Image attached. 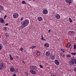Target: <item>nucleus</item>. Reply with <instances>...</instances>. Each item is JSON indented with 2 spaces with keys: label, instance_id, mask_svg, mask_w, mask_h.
<instances>
[{
  "label": "nucleus",
  "instance_id": "1",
  "mask_svg": "<svg viewBox=\"0 0 76 76\" xmlns=\"http://www.w3.org/2000/svg\"><path fill=\"white\" fill-rule=\"evenodd\" d=\"M29 21L28 19L25 20L21 22L20 23L21 24V26L20 27V29H22L23 28H24L27 26L29 24Z\"/></svg>",
  "mask_w": 76,
  "mask_h": 76
},
{
  "label": "nucleus",
  "instance_id": "2",
  "mask_svg": "<svg viewBox=\"0 0 76 76\" xmlns=\"http://www.w3.org/2000/svg\"><path fill=\"white\" fill-rule=\"evenodd\" d=\"M31 70H30V72L33 75H36L37 72L38 71V68L35 65H31L30 66Z\"/></svg>",
  "mask_w": 76,
  "mask_h": 76
},
{
  "label": "nucleus",
  "instance_id": "3",
  "mask_svg": "<svg viewBox=\"0 0 76 76\" xmlns=\"http://www.w3.org/2000/svg\"><path fill=\"white\" fill-rule=\"evenodd\" d=\"M4 67H5V65L4 63L2 62L0 64V70H3L4 69Z\"/></svg>",
  "mask_w": 76,
  "mask_h": 76
},
{
  "label": "nucleus",
  "instance_id": "4",
  "mask_svg": "<svg viewBox=\"0 0 76 76\" xmlns=\"http://www.w3.org/2000/svg\"><path fill=\"white\" fill-rule=\"evenodd\" d=\"M50 57L51 60H54L55 59V58H56V55L53 53L51 54H50Z\"/></svg>",
  "mask_w": 76,
  "mask_h": 76
},
{
  "label": "nucleus",
  "instance_id": "5",
  "mask_svg": "<svg viewBox=\"0 0 76 76\" xmlns=\"http://www.w3.org/2000/svg\"><path fill=\"white\" fill-rule=\"evenodd\" d=\"M68 33L70 35H73L76 34V32L73 31H69L68 32Z\"/></svg>",
  "mask_w": 76,
  "mask_h": 76
},
{
  "label": "nucleus",
  "instance_id": "6",
  "mask_svg": "<svg viewBox=\"0 0 76 76\" xmlns=\"http://www.w3.org/2000/svg\"><path fill=\"white\" fill-rule=\"evenodd\" d=\"M13 16L14 18H18L19 17V14L17 13H15L13 14Z\"/></svg>",
  "mask_w": 76,
  "mask_h": 76
},
{
  "label": "nucleus",
  "instance_id": "7",
  "mask_svg": "<svg viewBox=\"0 0 76 76\" xmlns=\"http://www.w3.org/2000/svg\"><path fill=\"white\" fill-rule=\"evenodd\" d=\"M69 65L72 66H73V65L75 64L74 61H73V59H72V60H70L69 61Z\"/></svg>",
  "mask_w": 76,
  "mask_h": 76
},
{
  "label": "nucleus",
  "instance_id": "8",
  "mask_svg": "<svg viewBox=\"0 0 76 76\" xmlns=\"http://www.w3.org/2000/svg\"><path fill=\"white\" fill-rule=\"evenodd\" d=\"M55 16V18L57 19H60V15L58 14H56Z\"/></svg>",
  "mask_w": 76,
  "mask_h": 76
},
{
  "label": "nucleus",
  "instance_id": "9",
  "mask_svg": "<svg viewBox=\"0 0 76 76\" xmlns=\"http://www.w3.org/2000/svg\"><path fill=\"white\" fill-rule=\"evenodd\" d=\"M42 13L44 15H47V14H48V11L45 9H44L42 11Z\"/></svg>",
  "mask_w": 76,
  "mask_h": 76
},
{
  "label": "nucleus",
  "instance_id": "10",
  "mask_svg": "<svg viewBox=\"0 0 76 76\" xmlns=\"http://www.w3.org/2000/svg\"><path fill=\"white\" fill-rule=\"evenodd\" d=\"M54 63L56 64L57 66H58L59 64H60V62L58 61L57 60H56L54 61Z\"/></svg>",
  "mask_w": 76,
  "mask_h": 76
},
{
  "label": "nucleus",
  "instance_id": "11",
  "mask_svg": "<svg viewBox=\"0 0 76 76\" xmlns=\"http://www.w3.org/2000/svg\"><path fill=\"white\" fill-rule=\"evenodd\" d=\"M65 1L66 3H69V4H71L72 3V0H65Z\"/></svg>",
  "mask_w": 76,
  "mask_h": 76
},
{
  "label": "nucleus",
  "instance_id": "12",
  "mask_svg": "<svg viewBox=\"0 0 76 76\" xmlns=\"http://www.w3.org/2000/svg\"><path fill=\"white\" fill-rule=\"evenodd\" d=\"M50 51H47L45 53V55L46 56H49L50 55Z\"/></svg>",
  "mask_w": 76,
  "mask_h": 76
},
{
  "label": "nucleus",
  "instance_id": "13",
  "mask_svg": "<svg viewBox=\"0 0 76 76\" xmlns=\"http://www.w3.org/2000/svg\"><path fill=\"white\" fill-rule=\"evenodd\" d=\"M0 23H4V20L2 18H0Z\"/></svg>",
  "mask_w": 76,
  "mask_h": 76
},
{
  "label": "nucleus",
  "instance_id": "14",
  "mask_svg": "<svg viewBox=\"0 0 76 76\" xmlns=\"http://www.w3.org/2000/svg\"><path fill=\"white\" fill-rule=\"evenodd\" d=\"M44 46L45 47H49V44H48V43H45L44 44Z\"/></svg>",
  "mask_w": 76,
  "mask_h": 76
},
{
  "label": "nucleus",
  "instance_id": "15",
  "mask_svg": "<svg viewBox=\"0 0 76 76\" xmlns=\"http://www.w3.org/2000/svg\"><path fill=\"white\" fill-rule=\"evenodd\" d=\"M10 71L11 72H14L15 71V69L13 67L11 68H10Z\"/></svg>",
  "mask_w": 76,
  "mask_h": 76
},
{
  "label": "nucleus",
  "instance_id": "16",
  "mask_svg": "<svg viewBox=\"0 0 76 76\" xmlns=\"http://www.w3.org/2000/svg\"><path fill=\"white\" fill-rule=\"evenodd\" d=\"M37 19L39 21H41L42 20V18L40 17L38 18Z\"/></svg>",
  "mask_w": 76,
  "mask_h": 76
},
{
  "label": "nucleus",
  "instance_id": "17",
  "mask_svg": "<svg viewBox=\"0 0 76 76\" xmlns=\"http://www.w3.org/2000/svg\"><path fill=\"white\" fill-rule=\"evenodd\" d=\"M3 9H4L3 7V6H2L1 5H0V10L1 11V10H3Z\"/></svg>",
  "mask_w": 76,
  "mask_h": 76
},
{
  "label": "nucleus",
  "instance_id": "18",
  "mask_svg": "<svg viewBox=\"0 0 76 76\" xmlns=\"http://www.w3.org/2000/svg\"><path fill=\"white\" fill-rule=\"evenodd\" d=\"M70 45H71V44H70V43H69L67 45V48H70Z\"/></svg>",
  "mask_w": 76,
  "mask_h": 76
},
{
  "label": "nucleus",
  "instance_id": "19",
  "mask_svg": "<svg viewBox=\"0 0 76 76\" xmlns=\"http://www.w3.org/2000/svg\"><path fill=\"white\" fill-rule=\"evenodd\" d=\"M41 39L43 41H46V40L43 38V35H41Z\"/></svg>",
  "mask_w": 76,
  "mask_h": 76
},
{
  "label": "nucleus",
  "instance_id": "20",
  "mask_svg": "<svg viewBox=\"0 0 76 76\" xmlns=\"http://www.w3.org/2000/svg\"><path fill=\"white\" fill-rule=\"evenodd\" d=\"M5 35L6 37H9V34L7 33H6L5 34Z\"/></svg>",
  "mask_w": 76,
  "mask_h": 76
},
{
  "label": "nucleus",
  "instance_id": "21",
  "mask_svg": "<svg viewBox=\"0 0 76 76\" xmlns=\"http://www.w3.org/2000/svg\"><path fill=\"white\" fill-rule=\"evenodd\" d=\"M72 60L74 61V64H76V59L75 58H73Z\"/></svg>",
  "mask_w": 76,
  "mask_h": 76
},
{
  "label": "nucleus",
  "instance_id": "22",
  "mask_svg": "<svg viewBox=\"0 0 76 76\" xmlns=\"http://www.w3.org/2000/svg\"><path fill=\"white\" fill-rule=\"evenodd\" d=\"M72 60L74 61V64H76V59L75 58H73Z\"/></svg>",
  "mask_w": 76,
  "mask_h": 76
},
{
  "label": "nucleus",
  "instance_id": "23",
  "mask_svg": "<svg viewBox=\"0 0 76 76\" xmlns=\"http://www.w3.org/2000/svg\"><path fill=\"white\" fill-rule=\"evenodd\" d=\"M37 55L39 56L40 55V52L39 51H37L36 53Z\"/></svg>",
  "mask_w": 76,
  "mask_h": 76
},
{
  "label": "nucleus",
  "instance_id": "24",
  "mask_svg": "<svg viewBox=\"0 0 76 76\" xmlns=\"http://www.w3.org/2000/svg\"><path fill=\"white\" fill-rule=\"evenodd\" d=\"M61 50L63 52V53H65V51H66V50H65L64 49L61 48Z\"/></svg>",
  "mask_w": 76,
  "mask_h": 76
},
{
  "label": "nucleus",
  "instance_id": "25",
  "mask_svg": "<svg viewBox=\"0 0 76 76\" xmlns=\"http://www.w3.org/2000/svg\"><path fill=\"white\" fill-rule=\"evenodd\" d=\"M3 30H4V31H6V30H7V27H4L3 28Z\"/></svg>",
  "mask_w": 76,
  "mask_h": 76
},
{
  "label": "nucleus",
  "instance_id": "26",
  "mask_svg": "<svg viewBox=\"0 0 76 76\" xmlns=\"http://www.w3.org/2000/svg\"><path fill=\"white\" fill-rule=\"evenodd\" d=\"M2 44H0V50H1L2 49Z\"/></svg>",
  "mask_w": 76,
  "mask_h": 76
},
{
  "label": "nucleus",
  "instance_id": "27",
  "mask_svg": "<svg viewBox=\"0 0 76 76\" xmlns=\"http://www.w3.org/2000/svg\"><path fill=\"white\" fill-rule=\"evenodd\" d=\"M66 57L68 58H69V57H71V55H67L66 56Z\"/></svg>",
  "mask_w": 76,
  "mask_h": 76
},
{
  "label": "nucleus",
  "instance_id": "28",
  "mask_svg": "<svg viewBox=\"0 0 76 76\" xmlns=\"http://www.w3.org/2000/svg\"><path fill=\"white\" fill-rule=\"evenodd\" d=\"M69 22H73V21H72V19H71V18H69Z\"/></svg>",
  "mask_w": 76,
  "mask_h": 76
},
{
  "label": "nucleus",
  "instance_id": "29",
  "mask_svg": "<svg viewBox=\"0 0 76 76\" xmlns=\"http://www.w3.org/2000/svg\"><path fill=\"white\" fill-rule=\"evenodd\" d=\"M74 49L76 50V44H74Z\"/></svg>",
  "mask_w": 76,
  "mask_h": 76
},
{
  "label": "nucleus",
  "instance_id": "30",
  "mask_svg": "<svg viewBox=\"0 0 76 76\" xmlns=\"http://www.w3.org/2000/svg\"><path fill=\"white\" fill-rule=\"evenodd\" d=\"M22 4H26V2H25V1H22Z\"/></svg>",
  "mask_w": 76,
  "mask_h": 76
},
{
  "label": "nucleus",
  "instance_id": "31",
  "mask_svg": "<svg viewBox=\"0 0 76 76\" xmlns=\"http://www.w3.org/2000/svg\"><path fill=\"white\" fill-rule=\"evenodd\" d=\"M71 54L72 55H76V52L72 53H71Z\"/></svg>",
  "mask_w": 76,
  "mask_h": 76
},
{
  "label": "nucleus",
  "instance_id": "32",
  "mask_svg": "<svg viewBox=\"0 0 76 76\" xmlns=\"http://www.w3.org/2000/svg\"><path fill=\"white\" fill-rule=\"evenodd\" d=\"M24 73L25 74L26 76H28V73L26 72H25Z\"/></svg>",
  "mask_w": 76,
  "mask_h": 76
},
{
  "label": "nucleus",
  "instance_id": "33",
  "mask_svg": "<svg viewBox=\"0 0 76 76\" xmlns=\"http://www.w3.org/2000/svg\"><path fill=\"white\" fill-rule=\"evenodd\" d=\"M61 56L62 57H64V54H61Z\"/></svg>",
  "mask_w": 76,
  "mask_h": 76
},
{
  "label": "nucleus",
  "instance_id": "34",
  "mask_svg": "<svg viewBox=\"0 0 76 76\" xmlns=\"http://www.w3.org/2000/svg\"><path fill=\"white\" fill-rule=\"evenodd\" d=\"M15 71L16 73H18V70L17 69H16Z\"/></svg>",
  "mask_w": 76,
  "mask_h": 76
},
{
  "label": "nucleus",
  "instance_id": "35",
  "mask_svg": "<svg viewBox=\"0 0 76 76\" xmlns=\"http://www.w3.org/2000/svg\"><path fill=\"white\" fill-rule=\"evenodd\" d=\"M10 60H13V58L12 57H11L10 58Z\"/></svg>",
  "mask_w": 76,
  "mask_h": 76
},
{
  "label": "nucleus",
  "instance_id": "36",
  "mask_svg": "<svg viewBox=\"0 0 76 76\" xmlns=\"http://www.w3.org/2000/svg\"><path fill=\"white\" fill-rule=\"evenodd\" d=\"M20 50L21 51H23V48H20Z\"/></svg>",
  "mask_w": 76,
  "mask_h": 76
},
{
  "label": "nucleus",
  "instance_id": "37",
  "mask_svg": "<svg viewBox=\"0 0 76 76\" xmlns=\"http://www.w3.org/2000/svg\"><path fill=\"white\" fill-rule=\"evenodd\" d=\"M40 68H43V66H42V65H40Z\"/></svg>",
  "mask_w": 76,
  "mask_h": 76
},
{
  "label": "nucleus",
  "instance_id": "38",
  "mask_svg": "<svg viewBox=\"0 0 76 76\" xmlns=\"http://www.w3.org/2000/svg\"><path fill=\"white\" fill-rule=\"evenodd\" d=\"M35 47H36V46H32V50H33L34 49V48H35Z\"/></svg>",
  "mask_w": 76,
  "mask_h": 76
},
{
  "label": "nucleus",
  "instance_id": "39",
  "mask_svg": "<svg viewBox=\"0 0 76 76\" xmlns=\"http://www.w3.org/2000/svg\"><path fill=\"white\" fill-rule=\"evenodd\" d=\"M5 26H7L9 25V24L8 23H7L5 24Z\"/></svg>",
  "mask_w": 76,
  "mask_h": 76
},
{
  "label": "nucleus",
  "instance_id": "40",
  "mask_svg": "<svg viewBox=\"0 0 76 76\" xmlns=\"http://www.w3.org/2000/svg\"><path fill=\"white\" fill-rule=\"evenodd\" d=\"M74 71L76 72V67L74 68Z\"/></svg>",
  "mask_w": 76,
  "mask_h": 76
},
{
  "label": "nucleus",
  "instance_id": "41",
  "mask_svg": "<svg viewBox=\"0 0 76 76\" xmlns=\"http://www.w3.org/2000/svg\"><path fill=\"white\" fill-rule=\"evenodd\" d=\"M7 17V15H5L4 17V19H6V18Z\"/></svg>",
  "mask_w": 76,
  "mask_h": 76
},
{
  "label": "nucleus",
  "instance_id": "42",
  "mask_svg": "<svg viewBox=\"0 0 76 76\" xmlns=\"http://www.w3.org/2000/svg\"><path fill=\"white\" fill-rule=\"evenodd\" d=\"M22 63L23 64H25V62L23 61H22Z\"/></svg>",
  "mask_w": 76,
  "mask_h": 76
},
{
  "label": "nucleus",
  "instance_id": "43",
  "mask_svg": "<svg viewBox=\"0 0 76 76\" xmlns=\"http://www.w3.org/2000/svg\"><path fill=\"white\" fill-rule=\"evenodd\" d=\"M12 76H16V75L15 74H14Z\"/></svg>",
  "mask_w": 76,
  "mask_h": 76
},
{
  "label": "nucleus",
  "instance_id": "44",
  "mask_svg": "<svg viewBox=\"0 0 76 76\" xmlns=\"http://www.w3.org/2000/svg\"><path fill=\"white\" fill-rule=\"evenodd\" d=\"M20 20H23V18H21Z\"/></svg>",
  "mask_w": 76,
  "mask_h": 76
},
{
  "label": "nucleus",
  "instance_id": "45",
  "mask_svg": "<svg viewBox=\"0 0 76 76\" xmlns=\"http://www.w3.org/2000/svg\"><path fill=\"white\" fill-rule=\"evenodd\" d=\"M16 58H19V56H16Z\"/></svg>",
  "mask_w": 76,
  "mask_h": 76
},
{
  "label": "nucleus",
  "instance_id": "46",
  "mask_svg": "<svg viewBox=\"0 0 76 76\" xmlns=\"http://www.w3.org/2000/svg\"><path fill=\"white\" fill-rule=\"evenodd\" d=\"M10 58L11 57H12V56H11V55H10Z\"/></svg>",
  "mask_w": 76,
  "mask_h": 76
},
{
  "label": "nucleus",
  "instance_id": "47",
  "mask_svg": "<svg viewBox=\"0 0 76 76\" xmlns=\"http://www.w3.org/2000/svg\"><path fill=\"white\" fill-rule=\"evenodd\" d=\"M29 48H30V49H31V48H32V46L31 47H30Z\"/></svg>",
  "mask_w": 76,
  "mask_h": 76
},
{
  "label": "nucleus",
  "instance_id": "48",
  "mask_svg": "<svg viewBox=\"0 0 76 76\" xmlns=\"http://www.w3.org/2000/svg\"><path fill=\"white\" fill-rule=\"evenodd\" d=\"M48 32H51V30H49Z\"/></svg>",
  "mask_w": 76,
  "mask_h": 76
},
{
  "label": "nucleus",
  "instance_id": "49",
  "mask_svg": "<svg viewBox=\"0 0 76 76\" xmlns=\"http://www.w3.org/2000/svg\"><path fill=\"white\" fill-rule=\"evenodd\" d=\"M75 40H76V37L75 38Z\"/></svg>",
  "mask_w": 76,
  "mask_h": 76
},
{
  "label": "nucleus",
  "instance_id": "50",
  "mask_svg": "<svg viewBox=\"0 0 76 76\" xmlns=\"http://www.w3.org/2000/svg\"><path fill=\"white\" fill-rule=\"evenodd\" d=\"M0 38H1V36L0 35Z\"/></svg>",
  "mask_w": 76,
  "mask_h": 76
},
{
  "label": "nucleus",
  "instance_id": "51",
  "mask_svg": "<svg viewBox=\"0 0 76 76\" xmlns=\"http://www.w3.org/2000/svg\"><path fill=\"white\" fill-rule=\"evenodd\" d=\"M33 1H35V0H33Z\"/></svg>",
  "mask_w": 76,
  "mask_h": 76
},
{
  "label": "nucleus",
  "instance_id": "52",
  "mask_svg": "<svg viewBox=\"0 0 76 76\" xmlns=\"http://www.w3.org/2000/svg\"><path fill=\"white\" fill-rule=\"evenodd\" d=\"M16 0V1H17V0Z\"/></svg>",
  "mask_w": 76,
  "mask_h": 76
}]
</instances>
